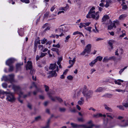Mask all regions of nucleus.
Here are the masks:
<instances>
[{
    "mask_svg": "<svg viewBox=\"0 0 128 128\" xmlns=\"http://www.w3.org/2000/svg\"><path fill=\"white\" fill-rule=\"evenodd\" d=\"M117 108H119L120 110H124L123 106L122 105L117 106H116Z\"/></svg>",
    "mask_w": 128,
    "mask_h": 128,
    "instance_id": "obj_34",
    "label": "nucleus"
},
{
    "mask_svg": "<svg viewBox=\"0 0 128 128\" xmlns=\"http://www.w3.org/2000/svg\"><path fill=\"white\" fill-rule=\"evenodd\" d=\"M83 95L86 98V100H88L92 96L93 94V92L92 90H89L86 91L84 90L82 92Z\"/></svg>",
    "mask_w": 128,
    "mask_h": 128,
    "instance_id": "obj_5",
    "label": "nucleus"
},
{
    "mask_svg": "<svg viewBox=\"0 0 128 128\" xmlns=\"http://www.w3.org/2000/svg\"><path fill=\"white\" fill-rule=\"evenodd\" d=\"M91 46L92 45L91 44H88L86 46L83 51L81 53V54L84 55L86 52L88 54L90 53L91 51Z\"/></svg>",
    "mask_w": 128,
    "mask_h": 128,
    "instance_id": "obj_7",
    "label": "nucleus"
},
{
    "mask_svg": "<svg viewBox=\"0 0 128 128\" xmlns=\"http://www.w3.org/2000/svg\"><path fill=\"white\" fill-rule=\"evenodd\" d=\"M51 50L53 51L56 52L58 55H59V52H60V51L58 49L52 48Z\"/></svg>",
    "mask_w": 128,
    "mask_h": 128,
    "instance_id": "obj_17",
    "label": "nucleus"
},
{
    "mask_svg": "<svg viewBox=\"0 0 128 128\" xmlns=\"http://www.w3.org/2000/svg\"><path fill=\"white\" fill-rule=\"evenodd\" d=\"M6 94V99L7 100L10 102H13L14 101L15 98L14 96L13 93L10 92L4 91L3 90H0V94Z\"/></svg>",
    "mask_w": 128,
    "mask_h": 128,
    "instance_id": "obj_2",
    "label": "nucleus"
},
{
    "mask_svg": "<svg viewBox=\"0 0 128 128\" xmlns=\"http://www.w3.org/2000/svg\"><path fill=\"white\" fill-rule=\"evenodd\" d=\"M27 107L30 109H32V106L29 103L27 105Z\"/></svg>",
    "mask_w": 128,
    "mask_h": 128,
    "instance_id": "obj_58",
    "label": "nucleus"
},
{
    "mask_svg": "<svg viewBox=\"0 0 128 128\" xmlns=\"http://www.w3.org/2000/svg\"><path fill=\"white\" fill-rule=\"evenodd\" d=\"M48 74H49V75L48 76V78H49L50 77H52L53 76L56 77L57 75V74L56 72V70L54 71H49Z\"/></svg>",
    "mask_w": 128,
    "mask_h": 128,
    "instance_id": "obj_9",
    "label": "nucleus"
},
{
    "mask_svg": "<svg viewBox=\"0 0 128 128\" xmlns=\"http://www.w3.org/2000/svg\"><path fill=\"white\" fill-rule=\"evenodd\" d=\"M2 86L3 88H6L7 87V84L6 83H4L2 84Z\"/></svg>",
    "mask_w": 128,
    "mask_h": 128,
    "instance_id": "obj_54",
    "label": "nucleus"
},
{
    "mask_svg": "<svg viewBox=\"0 0 128 128\" xmlns=\"http://www.w3.org/2000/svg\"><path fill=\"white\" fill-rule=\"evenodd\" d=\"M55 98L56 99V100H58L60 103L62 102L63 101L62 99L56 96L55 97Z\"/></svg>",
    "mask_w": 128,
    "mask_h": 128,
    "instance_id": "obj_31",
    "label": "nucleus"
},
{
    "mask_svg": "<svg viewBox=\"0 0 128 128\" xmlns=\"http://www.w3.org/2000/svg\"><path fill=\"white\" fill-rule=\"evenodd\" d=\"M106 2V4L105 5V6L106 7V8H108L109 6V3L107 2Z\"/></svg>",
    "mask_w": 128,
    "mask_h": 128,
    "instance_id": "obj_63",
    "label": "nucleus"
},
{
    "mask_svg": "<svg viewBox=\"0 0 128 128\" xmlns=\"http://www.w3.org/2000/svg\"><path fill=\"white\" fill-rule=\"evenodd\" d=\"M70 124L72 127L74 128H76L78 126V125L77 124L72 122Z\"/></svg>",
    "mask_w": 128,
    "mask_h": 128,
    "instance_id": "obj_25",
    "label": "nucleus"
},
{
    "mask_svg": "<svg viewBox=\"0 0 128 128\" xmlns=\"http://www.w3.org/2000/svg\"><path fill=\"white\" fill-rule=\"evenodd\" d=\"M70 111L72 112H76V110L75 108H74L73 109H70Z\"/></svg>",
    "mask_w": 128,
    "mask_h": 128,
    "instance_id": "obj_59",
    "label": "nucleus"
},
{
    "mask_svg": "<svg viewBox=\"0 0 128 128\" xmlns=\"http://www.w3.org/2000/svg\"><path fill=\"white\" fill-rule=\"evenodd\" d=\"M14 58H11L8 59L6 62V64L8 66L12 65V64L14 62Z\"/></svg>",
    "mask_w": 128,
    "mask_h": 128,
    "instance_id": "obj_11",
    "label": "nucleus"
},
{
    "mask_svg": "<svg viewBox=\"0 0 128 128\" xmlns=\"http://www.w3.org/2000/svg\"><path fill=\"white\" fill-rule=\"evenodd\" d=\"M12 88L15 92L18 94L19 97L18 98V101L21 104L23 103V100L20 99V98L24 93L21 91L20 87L19 86L14 85L12 86Z\"/></svg>",
    "mask_w": 128,
    "mask_h": 128,
    "instance_id": "obj_3",
    "label": "nucleus"
},
{
    "mask_svg": "<svg viewBox=\"0 0 128 128\" xmlns=\"http://www.w3.org/2000/svg\"><path fill=\"white\" fill-rule=\"evenodd\" d=\"M112 41L111 40H110L108 42V44L110 46L111 49L113 48V47L112 46Z\"/></svg>",
    "mask_w": 128,
    "mask_h": 128,
    "instance_id": "obj_29",
    "label": "nucleus"
},
{
    "mask_svg": "<svg viewBox=\"0 0 128 128\" xmlns=\"http://www.w3.org/2000/svg\"><path fill=\"white\" fill-rule=\"evenodd\" d=\"M127 67V66H126L124 68L121 69L120 70L119 72L120 74H121L122 72L124 71V70L126 69Z\"/></svg>",
    "mask_w": 128,
    "mask_h": 128,
    "instance_id": "obj_42",
    "label": "nucleus"
},
{
    "mask_svg": "<svg viewBox=\"0 0 128 128\" xmlns=\"http://www.w3.org/2000/svg\"><path fill=\"white\" fill-rule=\"evenodd\" d=\"M40 119H41V116H38L36 117L35 118V120L37 121Z\"/></svg>",
    "mask_w": 128,
    "mask_h": 128,
    "instance_id": "obj_52",
    "label": "nucleus"
},
{
    "mask_svg": "<svg viewBox=\"0 0 128 128\" xmlns=\"http://www.w3.org/2000/svg\"><path fill=\"white\" fill-rule=\"evenodd\" d=\"M127 16L126 14H123L120 16L119 17V19L120 20H122L126 17Z\"/></svg>",
    "mask_w": 128,
    "mask_h": 128,
    "instance_id": "obj_24",
    "label": "nucleus"
},
{
    "mask_svg": "<svg viewBox=\"0 0 128 128\" xmlns=\"http://www.w3.org/2000/svg\"><path fill=\"white\" fill-rule=\"evenodd\" d=\"M96 59H97V61H98V60L100 61L102 60V57L100 56H99L97 57Z\"/></svg>",
    "mask_w": 128,
    "mask_h": 128,
    "instance_id": "obj_35",
    "label": "nucleus"
},
{
    "mask_svg": "<svg viewBox=\"0 0 128 128\" xmlns=\"http://www.w3.org/2000/svg\"><path fill=\"white\" fill-rule=\"evenodd\" d=\"M26 70H28V69L30 70V73L32 75L35 72L34 70H32V63L31 61H28L27 62V64L26 66Z\"/></svg>",
    "mask_w": 128,
    "mask_h": 128,
    "instance_id": "obj_6",
    "label": "nucleus"
},
{
    "mask_svg": "<svg viewBox=\"0 0 128 128\" xmlns=\"http://www.w3.org/2000/svg\"><path fill=\"white\" fill-rule=\"evenodd\" d=\"M114 82L116 84H117L119 85L121 84V82H124L123 80H117L114 81Z\"/></svg>",
    "mask_w": 128,
    "mask_h": 128,
    "instance_id": "obj_14",
    "label": "nucleus"
},
{
    "mask_svg": "<svg viewBox=\"0 0 128 128\" xmlns=\"http://www.w3.org/2000/svg\"><path fill=\"white\" fill-rule=\"evenodd\" d=\"M66 109L64 108H59V111L61 112H64L66 111Z\"/></svg>",
    "mask_w": 128,
    "mask_h": 128,
    "instance_id": "obj_27",
    "label": "nucleus"
},
{
    "mask_svg": "<svg viewBox=\"0 0 128 128\" xmlns=\"http://www.w3.org/2000/svg\"><path fill=\"white\" fill-rule=\"evenodd\" d=\"M95 8L94 7H93L91 8L86 16V17L88 18H92L96 20H98L99 17V15L98 12H96L95 13V11L94 10Z\"/></svg>",
    "mask_w": 128,
    "mask_h": 128,
    "instance_id": "obj_1",
    "label": "nucleus"
},
{
    "mask_svg": "<svg viewBox=\"0 0 128 128\" xmlns=\"http://www.w3.org/2000/svg\"><path fill=\"white\" fill-rule=\"evenodd\" d=\"M80 26H79V27L80 28H82L83 27H85L86 26L84 23H81L80 24Z\"/></svg>",
    "mask_w": 128,
    "mask_h": 128,
    "instance_id": "obj_47",
    "label": "nucleus"
},
{
    "mask_svg": "<svg viewBox=\"0 0 128 128\" xmlns=\"http://www.w3.org/2000/svg\"><path fill=\"white\" fill-rule=\"evenodd\" d=\"M48 95L49 97H50V99H51V100L53 101H55V100H56V99L55 98V97L54 98L52 97L50 95V93H48Z\"/></svg>",
    "mask_w": 128,
    "mask_h": 128,
    "instance_id": "obj_32",
    "label": "nucleus"
},
{
    "mask_svg": "<svg viewBox=\"0 0 128 128\" xmlns=\"http://www.w3.org/2000/svg\"><path fill=\"white\" fill-rule=\"evenodd\" d=\"M122 105L126 108H128V103H122Z\"/></svg>",
    "mask_w": 128,
    "mask_h": 128,
    "instance_id": "obj_46",
    "label": "nucleus"
},
{
    "mask_svg": "<svg viewBox=\"0 0 128 128\" xmlns=\"http://www.w3.org/2000/svg\"><path fill=\"white\" fill-rule=\"evenodd\" d=\"M10 66V68L9 69V72L12 71L14 69V67L12 65H10L9 66Z\"/></svg>",
    "mask_w": 128,
    "mask_h": 128,
    "instance_id": "obj_37",
    "label": "nucleus"
},
{
    "mask_svg": "<svg viewBox=\"0 0 128 128\" xmlns=\"http://www.w3.org/2000/svg\"><path fill=\"white\" fill-rule=\"evenodd\" d=\"M113 23H114L115 24H115L116 25H118L119 24V22L118 21V20H116V21H114L113 22Z\"/></svg>",
    "mask_w": 128,
    "mask_h": 128,
    "instance_id": "obj_55",
    "label": "nucleus"
},
{
    "mask_svg": "<svg viewBox=\"0 0 128 128\" xmlns=\"http://www.w3.org/2000/svg\"><path fill=\"white\" fill-rule=\"evenodd\" d=\"M109 58V60H114L115 61L116 60V57L114 56H112L111 57H110Z\"/></svg>",
    "mask_w": 128,
    "mask_h": 128,
    "instance_id": "obj_41",
    "label": "nucleus"
},
{
    "mask_svg": "<svg viewBox=\"0 0 128 128\" xmlns=\"http://www.w3.org/2000/svg\"><path fill=\"white\" fill-rule=\"evenodd\" d=\"M92 28V27H91L89 26L86 28H85V29L88 31H89L90 32H91V29Z\"/></svg>",
    "mask_w": 128,
    "mask_h": 128,
    "instance_id": "obj_44",
    "label": "nucleus"
},
{
    "mask_svg": "<svg viewBox=\"0 0 128 128\" xmlns=\"http://www.w3.org/2000/svg\"><path fill=\"white\" fill-rule=\"evenodd\" d=\"M84 102L81 101L80 100H79L78 102V104L81 106L84 104Z\"/></svg>",
    "mask_w": 128,
    "mask_h": 128,
    "instance_id": "obj_48",
    "label": "nucleus"
},
{
    "mask_svg": "<svg viewBox=\"0 0 128 128\" xmlns=\"http://www.w3.org/2000/svg\"><path fill=\"white\" fill-rule=\"evenodd\" d=\"M23 63L22 64L18 63L16 64V72H17L18 71L20 70H21V66L22 65Z\"/></svg>",
    "mask_w": 128,
    "mask_h": 128,
    "instance_id": "obj_12",
    "label": "nucleus"
},
{
    "mask_svg": "<svg viewBox=\"0 0 128 128\" xmlns=\"http://www.w3.org/2000/svg\"><path fill=\"white\" fill-rule=\"evenodd\" d=\"M47 53H41V54L40 55V58H42L44 56H45L46 55V54H47Z\"/></svg>",
    "mask_w": 128,
    "mask_h": 128,
    "instance_id": "obj_53",
    "label": "nucleus"
},
{
    "mask_svg": "<svg viewBox=\"0 0 128 128\" xmlns=\"http://www.w3.org/2000/svg\"><path fill=\"white\" fill-rule=\"evenodd\" d=\"M56 68H57L56 71L58 72L59 70V69H58V66H57L56 64V63L51 64L49 68V69L50 70H53Z\"/></svg>",
    "mask_w": 128,
    "mask_h": 128,
    "instance_id": "obj_10",
    "label": "nucleus"
},
{
    "mask_svg": "<svg viewBox=\"0 0 128 128\" xmlns=\"http://www.w3.org/2000/svg\"><path fill=\"white\" fill-rule=\"evenodd\" d=\"M122 32H123V34H122L120 36V37H124V36L126 35L125 31L124 30H122Z\"/></svg>",
    "mask_w": 128,
    "mask_h": 128,
    "instance_id": "obj_39",
    "label": "nucleus"
},
{
    "mask_svg": "<svg viewBox=\"0 0 128 128\" xmlns=\"http://www.w3.org/2000/svg\"><path fill=\"white\" fill-rule=\"evenodd\" d=\"M40 41L42 44H44L46 42H47V40L45 38H44L42 40H40Z\"/></svg>",
    "mask_w": 128,
    "mask_h": 128,
    "instance_id": "obj_30",
    "label": "nucleus"
},
{
    "mask_svg": "<svg viewBox=\"0 0 128 128\" xmlns=\"http://www.w3.org/2000/svg\"><path fill=\"white\" fill-rule=\"evenodd\" d=\"M39 98L41 99L44 100V97L43 96L40 95L39 96Z\"/></svg>",
    "mask_w": 128,
    "mask_h": 128,
    "instance_id": "obj_62",
    "label": "nucleus"
},
{
    "mask_svg": "<svg viewBox=\"0 0 128 128\" xmlns=\"http://www.w3.org/2000/svg\"><path fill=\"white\" fill-rule=\"evenodd\" d=\"M121 5L122 6V9L126 10L127 9L128 7L126 5H123L122 4Z\"/></svg>",
    "mask_w": 128,
    "mask_h": 128,
    "instance_id": "obj_38",
    "label": "nucleus"
},
{
    "mask_svg": "<svg viewBox=\"0 0 128 128\" xmlns=\"http://www.w3.org/2000/svg\"><path fill=\"white\" fill-rule=\"evenodd\" d=\"M118 51L120 52V54H123V50L121 48H119Z\"/></svg>",
    "mask_w": 128,
    "mask_h": 128,
    "instance_id": "obj_57",
    "label": "nucleus"
},
{
    "mask_svg": "<svg viewBox=\"0 0 128 128\" xmlns=\"http://www.w3.org/2000/svg\"><path fill=\"white\" fill-rule=\"evenodd\" d=\"M112 96V94H107L105 95H104V96L105 97H106L108 98H110Z\"/></svg>",
    "mask_w": 128,
    "mask_h": 128,
    "instance_id": "obj_26",
    "label": "nucleus"
},
{
    "mask_svg": "<svg viewBox=\"0 0 128 128\" xmlns=\"http://www.w3.org/2000/svg\"><path fill=\"white\" fill-rule=\"evenodd\" d=\"M109 58L106 56L104 58L102 61L103 62H108V61L109 60Z\"/></svg>",
    "mask_w": 128,
    "mask_h": 128,
    "instance_id": "obj_28",
    "label": "nucleus"
},
{
    "mask_svg": "<svg viewBox=\"0 0 128 128\" xmlns=\"http://www.w3.org/2000/svg\"><path fill=\"white\" fill-rule=\"evenodd\" d=\"M44 86L45 88V90L46 92H48L49 90V88L48 86L46 85H44Z\"/></svg>",
    "mask_w": 128,
    "mask_h": 128,
    "instance_id": "obj_40",
    "label": "nucleus"
},
{
    "mask_svg": "<svg viewBox=\"0 0 128 128\" xmlns=\"http://www.w3.org/2000/svg\"><path fill=\"white\" fill-rule=\"evenodd\" d=\"M48 24L47 23H46L44 24L43 26H42V28H45L46 26H47Z\"/></svg>",
    "mask_w": 128,
    "mask_h": 128,
    "instance_id": "obj_61",
    "label": "nucleus"
},
{
    "mask_svg": "<svg viewBox=\"0 0 128 128\" xmlns=\"http://www.w3.org/2000/svg\"><path fill=\"white\" fill-rule=\"evenodd\" d=\"M67 78L68 80H72L73 79V77L71 75H69L67 77Z\"/></svg>",
    "mask_w": 128,
    "mask_h": 128,
    "instance_id": "obj_49",
    "label": "nucleus"
},
{
    "mask_svg": "<svg viewBox=\"0 0 128 128\" xmlns=\"http://www.w3.org/2000/svg\"><path fill=\"white\" fill-rule=\"evenodd\" d=\"M109 18L108 16L107 15H104L102 19V22H103L105 21L106 20L108 19Z\"/></svg>",
    "mask_w": 128,
    "mask_h": 128,
    "instance_id": "obj_15",
    "label": "nucleus"
},
{
    "mask_svg": "<svg viewBox=\"0 0 128 128\" xmlns=\"http://www.w3.org/2000/svg\"><path fill=\"white\" fill-rule=\"evenodd\" d=\"M102 116V114H94L93 117L96 118H97Z\"/></svg>",
    "mask_w": 128,
    "mask_h": 128,
    "instance_id": "obj_21",
    "label": "nucleus"
},
{
    "mask_svg": "<svg viewBox=\"0 0 128 128\" xmlns=\"http://www.w3.org/2000/svg\"><path fill=\"white\" fill-rule=\"evenodd\" d=\"M104 106L105 107V108L106 109L108 110L110 112H112V110L111 108L108 107L106 104H104Z\"/></svg>",
    "mask_w": 128,
    "mask_h": 128,
    "instance_id": "obj_19",
    "label": "nucleus"
},
{
    "mask_svg": "<svg viewBox=\"0 0 128 128\" xmlns=\"http://www.w3.org/2000/svg\"><path fill=\"white\" fill-rule=\"evenodd\" d=\"M70 35H68L65 38V40H64V42H68V39L70 38Z\"/></svg>",
    "mask_w": 128,
    "mask_h": 128,
    "instance_id": "obj_33",
    "label": "nucleus"
},
{
    "mask_svg": "<svg viewBox=\"0 0 128 128\" xmlns=\"http://www.w3.org/2000/svg\"><path fill=\"white\" fill-rule=\"evenodd\" d=\"M41 128H50V126L49 125L46 124L44 126H43L41 127Z\"/></svg>",
    "mask_w": 128,
    "mask_h": 128,
    "instance_id": "obj_51",
    "label": "nucleus"
},
{
    "mask_svg": "<svg viewBox=\"0 0 128 128\" xmlns=\"http://www.w3.org/2000/svg\"><path fill=\"white\" fill-rule=\"evenodd\" d=\"M38 48L39 49L42 51L43 49L44 46L42 45H40L38 46Z\"/></svg>",
    "mask_w": 128,
    "mask_h": 128,
    "instance_id": "obj_43",
    "label": "nucleus"
},
{
    "mask_svg": "<svg viewBox=\"0 0 128 128\" xmlns=\"http://www.w3.org/2000/svg\"><path fill=\"white\" fill-rule=\"evenodd\" d=\"M14 75L13 74L9 75L8 76H4L2 78V81L4 80L6 81H9L10 83H12L14 81Z\"/></svg>",
    "mask_w": 128,
    "mask_h": 128,
    "instance_id": "obj_4",
    "label": "nucleus"
},
{
    "mask_svg": "<svg viewBox=\"0 0 128 128\" xmlns=\"http://www.w3.org/2000/svg\"><path fill=\"white\" fill-rule=\"evenodd\" d=\"M23 2H25L26 3H29L30 2L29 0H20Z\"/></svg>",
    "mask_w": 128,
    "mask_h": 128,
    "instance_id": "obj_45",
    "label": "nucleus"
},
{
    "mask_svg": "<svg viewBox=\"0 0 128 128\" xmlns=\"http://www.w3.org/2000/svg\"><path fill=\"white\" fill-rule=\"evenodd\" d=\"M52 46L53 47H56L58 48H60V45L59 44H58L57 45H55L54 44H53Z\"/></svg>",
    "mask_w": 128,
    "mask_h": 128,
    "instance_id": "obj_50",
    "label": "nucleus"
},
{
    "mask_svg": "<svg viewBox=\"0 0 128 128\" xmlns=\"http://www.w3.org/2000/svg\"><path fill=\"white\" fill-rule=\"evenodd\" d=\"M76 58L75 57L73 58V60H69V63L71 65V64H72V63L74 62V64Z\"/></svg>",
    "mask_w": 128,
    "mask_h": 128,
    "instance_id": "obj_23",
    "label": "nucleus"
},
{
    "mask_svg": "<svg viewBox=\"0 0 128 128\" xmlns=\"http://www.w3.org/2000/svg\"><path fill=\"white\" fill-rule=\"evenodd\" d=\"M65 28L66 27L65 26H63L61 28H58V30L60 32H62L63 31L64 32L65 31Z\"/></svg>",
    "mask_w": 128,
    "mask_h": 128,
    "instance_id": "obj_20",
    "label": "nucleus"
},
{
    "mask_svg": "<svg viewBox=\"0 0 128 128\" xmlns=\"http://www.w3.org/2000/svg\"><path fill=\"white\" fill-rule=\"evenodd\" d=\"M97 62V60L96 59H95L94 60H93L89 64V65L90 66H92L94 65L96 62Z\"/></svg>",
    "mask_w": 128,
    "mask_h": 128,
    "instance_id": "obj_18",
    "label": "nucleus"
},
{
    "mask_svg": "<svg viewBox=\"0 0 128 128\" xmlns=\"http://www.w3.org/2000/svg\"><path fill=\"white\" fill-rule=\"evenodd\" d=\"M78 121L82 122H83L85 120L84 118L82 117L78 118Z\"/></svg>",
    "mask_w": 128,
    "mask_h": 128,
    "instance_id": "obj_36",
    "label": "nucleus"
},
{
    "mask_svg": "<svg viewBox=\"0 0 128 128\" xmlns=\"http://www.w3.org/2000/svg\"><path fill=\"white\" fill-rule=\"evenodd\" d=\"M113 27L114 28H116V26L115 25L114 23H112V24L111 25L108 26V30H111L112 29Z\"/></svg>",
    "mask_w": 128,
    "mask_h": 128,
    "instance_id": "obj_13",
    "label": "nucleus"
},
{
    "mask_svg": "<svg viewBox=\"0 0 128 128\" xmlns=\"http://www.w3.org/2000/svg\"><path fill=\"white\" fill-rule=\"evenodd\" d=\"M92 120H90L87 122L88 124H90L89 126H88L84 124L80 125V126L82 127L83 128H92L94 126V125L92 123Z\"/></svg>",
    "mask_w": 128,
    "mask_h": 128,
    "instance_id": "obj_8",
    "label": "nucleus"
},
{
    "mask_svg": "<svg viewBox=\"0 0 128 128\" xmlns=\"http://www.w3.org/2000/svg\"><path fill=\"white\" fill-rule=\"evenodd\" d=\"M103 40V38H98L96 39V41H98L99 40Z\"/></svg>",
    "mask_w": 128,
    "mask_h": 128,
    "instance_id": "obj_64",
    "label": "nucleus"
},
{
    "mask_svg": "<svg viewBox=\"0 0 128 128\" xmlns=\"http://www.w3.org/2000/svg\"><path fill=\"white\" fill-rule=\"evenodd\" d=\"M50 119H49L48 120L47 122H46V124H47L48 125H49L50 126Z\"/></svg>",
    "mask_w": 128,
    "mask_h": 128,
    "instance_id": "obj_60",
    "label": "nucleus"
},
{
    "mask_svg": "<svg viewBox=\"0 0 128 128\" xmlns=\"http://www.w3.org/2000/svg\"><path fill=\"white\" fill-rule=\"evenodd\" d=\"M104 88L102 87H99L95 90V92H100L104 90Z\"/></svg>",
    "mask_w": 128,
    "mask_h": 128,
    "instance_id": "obj_16",
    "label": "nucleus"
},
{
    "mask_svg": "<svg viewBox=\"0 0 128 128\" xmlns=\"http://www.w3.org/2000/svg\"><path fill=\"white\" fill-rule=\"evenodd\" d=\"M52 42V41H48L46 43V46H47L48 44L50 46Z\"/></svg>",
    "mask_w": 128,
    "mask_h": 128,
    "instance_id": "obj_56",
    "label": "nucleus"
},
{
    "mask_svg": "<svg viewBox=\"0 0 128 128\" xmlns=\"http://www.w3.org/2000/svg\"><path fill=\"white\" fill-rule=\"evenodd\" d=\"M119 126L122 127H125L128 126V120L126 121L125 124L122 125L121 124L119 125Z\"/></svg>",
    "mask_w": 128,
    "mask_h": 128,
    "instance_id": "obj_22",
    "label": "nucleus"
}]
</instances>
